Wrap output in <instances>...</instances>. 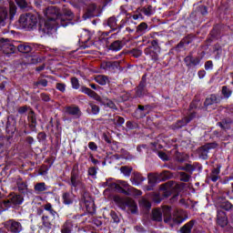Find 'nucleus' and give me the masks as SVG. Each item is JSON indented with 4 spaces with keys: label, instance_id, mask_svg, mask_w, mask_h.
<instances>
[{
    "label": "nucleus",
    "instance_id": "52",
    "mask_svg": "<svg viewBox=\"0 0 233 233\" xmlns=\"http://www.w3.org/2000/svg\"><path fill=\"white\" fill-rule=\"evenodd\" d=\"M129 192L132 193L134 196H141L143 192L139 189H137L136 187H129L128 188Z\"/></svg>",
    "mask_w": 233,
    "mask_h": 233
},
{
    "label": "nucleus",
    "instance_id": "26",
    "mask_svg": "<svg viewBox=\"0 0 233 233\" xmlns=\"http://www.w3.org/2000/svg\"><path fill=\"white\" fill-rule=\"evenodd\" d=\"M217 103H219V99L216 95H211L206 99L204 105L205 106H210V105H216Z\"/></svg>",
    "mask_w": 233,
    "mask_h": 233
},
{
    "label": "nucleus",
    "instance_id": "34",
    "mask_svg": "<svg viewBox=\"0 0 233 233\" xmlns=\"http://www.w3.org/2000/svg\"><path fill=\"white\" fill-rule=\"evenodd\" d=\"M219 172H220L219 167H217L212 170L211 175H210L211 181L216 183V181H218V179H219Z\"/></svg>",
    "mask_w": 233,
    "mask_h": 233
},
{
    "label": "nucleus",
    "instance_id": "27",
    "mask_svg": "<svg viewBox=\"0 0 233 233\" xmlns=\"http://www.w3.org/2000/svg\"><path fill=\"white\" fill-rule=\"evenodd\" d=\"M218 125L222 130H228L230 125H232V120H230V118H225L221 122H218Z\"/></svg>",
    "mask_w": 233,
    "mask_h": 233
},
{
    "label": "nucleus",
    "instance_id": "19",
    "mask_svg": "<svg viewBox=\"0 0 233 233\" xmlns=\"http://www.w3.org/2000/svg\"><path fill=\"white\" fill-rule=\"evenodd\" d=\"M121 65V61H108V62H104L102 64V68L105 70H107L108 68H119V66Z\"/></svg>",
    "mask_w": 233,
    "mask_h": 233
},
{
    "label": "nucleus",
    "instance_id": "9",
    "mask_svg": "<svg viewBox=\"0 0 233 233\" xmlns=\"http://www.w3.org/2000/svg\"><path fill=\"white\" fill-rule=\"evenodd\" d=\"M184 63H186V66H187L188 67L198 66V65L201 63V58H199V56L194 58V56H192V53H190L187 56L184 58Z\"/></svg>",
    "mask_w": 233,
    "mask_h": 233
},
{
    "label": "nucleus",
    "instance_id": "41",
    "mask_svg": "<svg viewBox=\"0 0 233 233\" xmlns=\"http://www.w3.org/2000/svg\"><path fill=\"white\" fill-rule=\"evenodd\" d=\"M112 187L116 188L117 192H120L121 194H125L126 196H128V191L125 190V188H123L119 183L117 184L114 183L112 184Z\"/></svg>",
    "mask_w": 233,
    "mask_h": 233
},
{
    "label": "nucleus",
    "instance_id": "43",
    "mask_svg": "<svg viewBox=\"0 0 233 233\" xmlns=\"http://www.w3.org/2000/svg\"><path fill=\"white\" fill-rule=\"evenodd\" d=\"M62 233H71L72 232V223L66 222V225L63 226Z\"/></svg>",
    "mask_w": 233,
    "mask_h": 233
},
{
    "label": "nucleus",
    "instance_id": "7",
    "mask_svg": "<svg viewBox=\"0 0 233 233\" xmlns=\"http://www.w3.org/2000/svg\"><path fill=\"white\" fill-rule=\"evenodd\" d=\"M217 207L218 208H222V210H232L233 205L230 201L225 199L223 197H218L217 199Z\"/></svg>",
    "mask_w": 233,
    "mask_h": 233
},
{
    "label": "nucleus",
    "instance_id": "5",
    "mask_svg": "<svg viewBox=\"0 0 233 233\" xmlns=\"http://www.w3.org/2000/svg\"><path fill=\"white\" fill-rule=\"evenodd\" d=\"M0 50H3L4 54H14L15 46L8 39L0 38Z\"/></svg>",
    "mask_w": 233,
    "mask_h": 233
},
{
    "label": "nucleus",
    "instance_id": "15",
    "mask_svg": "<svg viewBox=\"0 0 233 233\" xmlns=\"http://www.w3.org/2000/svg\"><path fill=\"white\" fill-rule=\"evenodd\" d=\"M66 15H67L66 18L60 15V26H68L70 21H72V17H74V14L71 11H68Z\"/></svg>",
    "mask_w": 233,
    "mask_h": 233
},
{
    "label": "nucleus",
    "instance_id": "61",
    "mask_svg": "<svg viewBox=\"0 0 233 233\" xmlns=\"http://www.w3.org/2000/svg\"><path fill=\"white\" fill-rule=\"evenodd\" d=\"M71 183H72L73 187H77V175L73 174L71 176Z\"/></svg>",
    "mask_w": 233,
    "mask_h": 233
},
{
    "label": "nucleus",
    "instance_id": "31",
    "mask_svg": "<svg viewBox=\"0 0 233 233\" xmlns=\"http://www.w3.org/2000/svg\"><path fill=\"white\" fill-rule=\"evenodd\" d=\"M121 48H123V43L119 40H116L110 45V49L115 50L116 52L121 50Z\"/></svg>",
    "mask_w": 233,
    "mask_h": 233
},
{
    "label": "nucleus",
    "instance_id": "20",
    "mask_svg": "<svg viewBox=\"0 0 233 233\" xmlns=\"http://www.w3.org/2000/svg\"><path fill=\"white\" fill-rule=\"evenodd\" d=\"M152 219L153 221H163V212L161 208H155L152 210Z\"/></svg>",
    "mask_w": 233,
    "mask_h": 233
},
{
    "label": "nucleus",
    "instance_id": "46",
    "mask_svg": "<svg viewBox=\"0 0 233 233\" xmlns=\"http://www.w3.org/2000/svg\"><path fill=\"white\" fill-rule=\"evenodd\" d=\"M140 206L144 207L145 208H150V207H152V204L150 203V201H148L147 198H142L139 201Z\"/></svg>",
    "mask_w": 233,
    "mask_h": 233
},
{
    "label": "nucleus",
    "instance_id": "4",
    "mask_svg": "<svg viewBox=\"0 0 233 233\" xmlns=\"http://www.w3.org/2000/svg\"><path fill=\"white\" fill-rule=\"evenodd\" d=\"M217 147L218 144L216 142L205 144L198 149L199 157L202 159H208V152H210L212 148Z\"/></svg>",
    "mask_w": 233,
    "mask_h": 233
},
{
    "label": "nucleus",
    "instance_id": "36",
    "mask_svg": "<svg viewBox=\"0 0 233 233\" xmlns=\"http://www.w3.org/2000/svg\"><path fill=\"white\" fill-rule=\"evenodd\" d=\"M42 221H43L44 228H46V230H50V228L54 227V224H52V222L48 220V217H43Z\"/></svg>",
    "mask_w": 233,
    "mask_h": 233
},
{
    "label": "nucleus",
    "instance_id": "33",
    "mask_svg": "<svg viewBox=\"0 0 233 233\" xmlns=\"http://www.w3.org/2000/svg\"><path fill=\"white\" fill-rule=\"evenodd\" d=\"M17 48L22 54H28L32 51V47L27 44L19 45Z\"/></svg>",
    "mask_w": 233,
    "mask_h": 233
},
{
    "label": "nucleus",
    "instance_id": "13",
    "mask_svg": "<svg viewBox=\"0 0 233 233\" xmlns=\"http://www.w3.org/2000/svg\"><path fill=\"white\" fill-rule=\"evenodd\" d=\"M7 200L9 201L11 207H17V205H22L24 201L21 195H14Z\"/></svg>",
    "mask_w": 233,
    "mask_h": 233
},
{
    "label": "nucleus",
    "instance_id": "37",
    "mask_svg": "<svg viewBox=\"0 0 233 233\" xmlns=\"http://www.w3.org/2000/svg\"><path fill=\"white\" fill-rule=\"evenodd\" d=\"M158 177L162 181H167V179H170V177H172V173H170L168 170H165L159 174Z\"/></svg>",
    "mask_w": 233,
    "mask_h": 233
},
{
    "label": "nucleus",
    "instance_id": "23",
    "mask_svg": "<svg viewBox=\"0 0 233 233\" xmlns=\"http://www.w3.org/2000/svg\"><path fill=\"white\" fill-rule=\"evenodd\" d=\"M137 97H143L145 94H147V84L145 82H141L137 87Z\"/></svg>",
    "mask_w": 233,
    "mask_h": 233
},
{
    "label": "nucleus",
    "instance_id": "3",
    "mask_svg": "<svg viewBox=\"0 0 233 233\" xmlns=\"http://www.w3.org/2000/svg\"><path fill=\"white\" fill-rule=\"evenodd\" d=\"M186 219H188V213L183 209H176L173 212L170 225L171 227H173V225H181Z\"/></svg>",
    "mask_w": 233,
    "mask_h": 233
},
{
    "label": "nucleus",
    "instance_id": "12",
    "mask_svg": "<svg viewBox=\"0 0 233 233\" xmlns=\"http://www.w3.org/2000/svg\"><path fill=\"white\" fill-rule=\"evenodd\" d=\"M66 114H69L70 116H75V117H81V109H79V106H66L65 108Z\"/></svg>",
    "mask_w": 233,
    "mask_h": 233
},
{
    "label": "nucleus",
    "instance_id": "59",
    "mask_svg": "<svg viewBox=\"0 0 233 233\" xmlns=\"http://www.w3.org/2000/svg\"><path fill=\"white\" fill-rule=\"evenodd\" d=\"M71 83H72V86L73 88H79V80H77V78L74 77L71 79Z\"/></svg>",
    "mask_w": 233,
    "mask_h": 233
},
{
    "label": "nucleus",
    "instance_id": "48",
    "mask_svg": "<svg viewBox=\"0 0 233 233\" xmlns=\"http://www.w3.org/2000/svg\"><path fill=\"white\" fill-rule=\"evenodd\" d=\"M35 190L36 192H45V190H46V186L45 183H38L35 186Z\"/></svg>",
    "mask_w": 233,
    "mask_h": 233
},
{
    "label": "nucleus",
    "instance_id": "44",
    "mask_svg": "<svg viewBox=\"0 0 233 233\" xmlns=\"http://www.w3.org/2000/svg\"><path fill=\"white\" fill-rule=\"evenodd\" d=\"M62 198L65 205H70V203H72V197L70 193H64Z\"/></svg>",
    "mask_w": 233,
    "mask_h": 233
},
{
    "label": "nucleus",
    "instance_id": "47",
    "mask_svg": "<svg viewBox=\"0 0 233 233\" xmlns=\"http://www.w3.org/2000/svg\"><path fill=\"white\" fill-rule=\"evenodd\" d=\"M179 176H180V181H184V183H188V181H190V177H191L190 175L185 172H180Z\"/></svg>",
    "mask_w": 233,
    "mask_h": 233
},
{
    "label": "nucleus",
    "instance_id": "58",
    "mask_svg": "<svg viewBox=\"0 0 233 233\" xmlns=\"http://www.w3.org/2000/svg\"><path fill=\"white\" fill-rule=\"evenodd\" d=\"M110 216H111V218H112V219L114 220L115 223H119V217L117 216L116 211H111Z\"/></svg>",
    "mask_w": 233,
    "mask_h": 233
},
{
    "label": "nucleus",
    "instance_id": "25",
    "mask_svg": "<svg viewBox=\"0 0 233 233\" xmlns=\"http://www.w3.org/2000/svg\"><path fill=\"white\" fill-rule=\"evenodd\" d=\"M95 81L103 86L106 85V83H109L110 80L108 79V76L105 75H98L95 77Z\"/></svg>",
    "mask_w": 233,
    "mask_h": 233
},
{
    "label": "nucleus",
    "instance_id": "21",
    "mask_svg": "<svg viewBox=\"0 0 233 233\" xmlns=\"http://www.w3.org/2000/svg\"><path fill=\"white\" fill-rule=\"evenodd\" d=\"M196 117V113H191L188 116L184 117L182 120L177 122V127H185Z\"/></svg>",
    "mask_w": 233,
    "mask_h": 233
},
{
    "label": "nucleus",
    "instance_id": "35",
    "mask_svg": "<svg viewBox=\"0 0 233 233\" xmlns=\"http://www.w3.org/2000/svg\"><path fill=\"white\" fill-rule=\"evenodd\" d=\"M222 96L228 99L230 96H232V89L228 88L227 86H222Z\"/></svg>",
    "mask_w": 233,
    "mask_h": 233
},
{
    "label": "nucleus",
    "instance_id": "18",
    "mask_svg": "<svg viewBox=\"0 0 233 233\" xmlns=\"http://www.w3.org/2000/svg\"><path fill=\"white\" fill-rule=\"evenodd\" d=\"M145 177H143V176L140 173H134L130 178V181L132 182V185L137 186L141 185Z\"/></svg>",
    "mask_w": 233,
    "mask_h": 233
},
{
    "label": "nucleus",
    "instance_id": "60",
    "mask_svg": "<svg viewBox=\"0 0 233 233\" xmlns=\"http://www.w3.org/2000/svg\"><path fill=\"white\" fill-rule=\"evenodd\" d=\"M213 66L214 64L210 60L205 63V70H212Z\"/></svg>",
    "mask_w": 233,
    "mask_h": 233
},
{
    "label": "nucleus",
    "instance_id": "57",
    "mask_svg": "<svg viewBox=\"0 0 233 233\" xmlns=\"http://www.w3.org/2000/svg\"><path fill=\"white\" fill-rule=\"evenodd\" d=\"M158 157H160V159H162L163 161H168V156L163 151L158 152Z\"/></svg>",
    "mask_w": 233,
    "mask_h": 233
},
{
    "label": "nucleus",
    "instance_id": "1",
    "mask_svg": "<svg viewBox=\"0 0 233 233\" xmlns=\"http://www.w3.org/2000/svg\"><path fill=\"white\" fill-rule=\"evenodd\" d=\"M46 20L44 23V25L40 24V30L44 34H54L57 32V19H59V9L55 6H50L46 11Z\"/></svg>",
    "mask_w": 233,
    "mask_h": 233
},
{
    "label": "nucleus",
    "instance_id": "54",
    "mask_svg": "<svg viewBox=\"0 0 233 233\" xmlns=\"http://www.w3.org/2000/svg\"><path fill=\"white\" fill-rule=\"evenodd\" d=\"M15 3L19 6V8H26V6L28 5L26 0H15Z\"/></svg>",
    "mask_w": 233,
    "mask_h": 233
},
{
    "label": "nucleus",
    "instance_id": "51",
    "mask_svg": "<svg viewBox=\"0 0 233 233\" xmlns=\"http://www.w3.org/2000/svg\"><path fill=\"white\" fill-rule=\"evenodd\" d=\"M151 46H153V48L157 52L161 51V47L159 46V40L157 39H154L151 41Z\"/></svg>",
    "mask_w": 233,
    "mask_h": 233
},
{
    "label": "nucleus",
    "instance_id": "8",
    "mask_svg": "<svg viewBox=\"0 0 233 233\" xmlns=\"http://www.w3.org/2000/svg\"><path fill=\"white\" fill-rule=\"evenodd\" d=\"M97 14H99V12L97 10V5H96V4H90L87 6V9L83 15V18L90 19V17H96V15H97Z\"/></svg>",
    "mask_w": 233,
    "mask_h": 233
},
{
    "label": "nucleus",
    "instance_id": "42",
    "mask_svg": "<svg viewBox=\"0 0 233 233\" xmlns=\"http://www.w3.org/2000/svg\"><path fill=\"white\" fill-rule=\"evenodd\" d=\"M89 106L91 107V114H93L94 116H97V114H99L100 112V108L99 106L94 104V103H89Z\"/></svg>",
    "mask_w": 233,
    "mask_h": 233
},
{
    "label": "nucleus",
    "instance_id": "62",
    "mask_svg": "<svg viewBox=\"0 0 233 233\" xmlns=\"http://www.w3.org/2000/svg\"><path fill=\"white\" fill-rule=\"evenodd\" d=\"M88 174L89 176H96V174H97V170L96 167H89Z\"/></svg>",
    "mask_w": 233,
    "mask_h": 233
},
{
    "label": "nucleus",
    "instance_id": "6",
    "mask_svg": "<svg viewBox=\"0 0 233 233\" xmlns=\"http://www.w3.org/2000/svg\"><path fill=\"white\" fill-rule=\"evenodd\" d=\"M5 227L9 232L20 233L23 231V225L15 220H8L5 223Z\"/></svg>",
    "mask_w": 233,
    "mask_h": 233
},
{
    "label": "nucleus",
    "instance_id": "28",
    "mask_svg": "<svg viewBox=\"0 0 233 233\" xmlns=\"http://www.w3.org/2000/svg\"><path fill=\"white\" fill-rule=\"evenodd\" d=\"M8 18V9L5 7L0 8V25H5V21Z\"/></svg>",
    "mask_w": 233,
    "mask_h": 233
},
{
    "label": "nucleus",
    "instance_id": "63",
    "mask_svg": "<svg viewBox=\"0 0 233 233\" xmlns=\"http://www.w3.org/2000/svg\"><path fill=\"white\" fill-rule=\"evenodd\" d=\"M88 147L90 148V150H97V145L94 142H89Z\"/></svg>",
    "mask_w": 233,
    "mask_h": 233
},
{
    "label": "nucleus",
    "instance_id": "22",
    "mask_svg": "<svg viewBox=\"0 0 233 233\" xmlns=\"http://www.w3.org/2000/svg\"><path fill=\"white\" fill-rule=\"evenodd\" d=\"M126 205L129 207L131 214H136L137 212V204L132 198L126 199Z\"/></svg>",
    "mask_w": 233,
    "mask_h": 233
},
{
    "label": "nucleus",
    "instance_id": "32",
    "mask_svg": "<svg viewBox=\"0 0 233 233\" xmlns=\"http://www.w3.org/2000/svg\"><path fill=\"white\" fill-rule=\"evenodd\" d=\"M107 25L111 27L112 30H117V19L112 16L107 20Z\"/></svg>",
    "mask_w": 233,
    "mask_h": 233
},
{
    "label": "nucleus",
    "instance_id": "2",
    "mask_svg": "<svg viewBox=\"0 0 233 233\" xmlns=\"http://www.w3.org/2000/svg\"><path fill=\"white\" fill-rule=\"evenodd\" d=\"M39 21V18L37 16L27 14V15H22L18 20V23L21 26V28H27V30H34L37 26V23Z\"/></svg>",
    "mask_w": 233,
    "mask_h": 233
},
{
    "label": "nucleus",
    "instance_id": "56",
    "mask_svg": "<svg viewBox=\"0 0 233 233\" xmlns=\"http://www.w3.org/2000/svg\"><path fill=\"white\" fill-rule=\"evenodd\" d=\"M186 172H189V174H192L194 170H196V167L191 164H186Z\"/></svg>",
    "mask_w": 233,
    "mask_h": 233
},
{
    "label": "nucleus",
    "instance_id": "55",
    "mask_svg": "<svg viewBox=\"0 0 233 233\" xmlns=\"http://www.w3.org/2000/svg\"><path fill=\"white\" fill-rule=\"evenodd\" d=\"M16 12H17V7H15V5H10L9 14H10L11 19H14V15H15Z\"/></svg>",
    "mask_w": 233,
    "mask_h": 233
},
{
    "label": "nucleus",
    "instance_id": "11",
    "mask_svg": "<svg viewBox=\"0 0 233 233\" xmlns=\"http://www.w3.org/2000/svg\"><path fill=\"white\" fill-rule=\"evenodd\" d=\"M217 223L219 227H227L228 225V218H227V213L221 210H218Z\"/></svg>",
    "mask_w": 233,
    "mask_h": 233
},
{
    "label": "nucleus",
    "instance_id": "64",
    "mask_svg": "<svg viewBox=\"0 0 233 233\" xmlns=\"http://www.w3.org/2000/svg\"><path fill=\"white\" fill-rule=\"evenodd\" d=\"M118 184L120 185V187H122L124 188H128V187H129V185L127 183V181L118 180Z\"/></svg>",
    "mask_w": 233,
    "mask_h": 233
},
{
    "label": "nucleus",
    "instance_id": "38",
    "mask_svg": "<svg viewBox=\"0 0 233 233\" xmlns=\"http://www.w3.org/2000/svg\"><path fill=\"white\" fill-rule=\"evenodd\" d=\"M10 205V200H0V211L4 212V210H8Z\"/></svg>",
    "mask_w": 233,
    "mask_h": 233
},
{
    "label": "nucleus",
    "instance_id": "39",
    "mask_svg": "<svg viewBox=\"0 0 233 233\" xmlns=\"http://www.w3.org/2000/svg\"><path fill=\"white\" fill-rule=\"evenodd\" d=\"M145 54H147V56H150L153 61H157V59H159V55H157V53H156L155 51H151L148 48L145 50Z\"/></svg>",
    "mask_w": 233,
    "mask_h": 233
},
{
    "label": "nucleus",
    "instance_id": "16",
    "mask_svg": "<svg viewBox=\"0 0 233 233\" xmlns=\"http://www.w3.org/2000/svg\"><path fill=\"white\" fill-rule=\"evenodd\" d=\"M195 225H196V220H190L187 223H186L182 228H180L179 232L192 233V228H194Z\"/></svg>",
    "mask_w": 233,
    "mask_h": 233
},
{
    "label": "nucleus",
    "instance_id": "29",
    "mask_svg": "<svg viewBox=\"0 0 233 233\" xmlns=\"http://www.w3.org/2000/svg\"><path fill=\"white\" fill-rule=\"evenodd\" d=\"M174 185V182L172 181H169L166 184H163L161 187H162V189L165 190L164 191V197L165 198H168L170 196V187H172Z\"/></svg>",
    "mask_w": 233,
    "mask_h": 233
},
{
    "label": "nucleus",
    "instance_id": "45",
    "mask_svg": "<svg viewBox=\"0 0 233 233\" xmlns=\"http://www.w3.org/2000/svg\"><path fill=\"white\" fill-rule=\"evenodd\" d=\"M120 171L122 172V174H124V176H130V174H132V167H128L127 166L121 167H120Z\"/></svg>",
    "mask_w": 233,
    "mask_h": 233
},
{
    "label": "nucleus",
    "instance_id": "40",
    "mask_svg": "<svg viewBox=\"0 0 233 233\" xmlns=\"http://www.w3.org/2000/svg\"><path fill=\"white\" fill-rule=\"evenodd\" d=\"M141 12H143L145 15H147L148 17H150V15L154 14V8L152 7V5H147V7H143L141 9Z\"/></svg>",
    "mask_w": 233,
    "mask_h": 233
},
{
    "label": "nucleus",
    "instance_id": "30",
    "mask_svg": "<svg viewBox=\"0 0 233 233\" xmlns=\"http://www.w3.org/2000/svg\"><path fill=\"white\" fill-rule=\"evenodd\" d=\"M147 28H148V25L145 22H142L137 26V34H145Z\"/></svg>",
    "mask_w": 233,
    "mask_h": 233
},
{
    "label": "nucleus",
    "instance_id": "10",
    "mask_svg": "<svg viewBox=\"0 0 233 233\" xmlns=\"http://www.w3.org/2000/svg\"><path fill=\"white\" fill-rule=\"evenodd\" d=\"M161 212L164 216V222L172 225V208L164 206L162 207Z\"/></svg>",
    "mask_w": 233,
    "mask_h": 233
},
{
    "label": "nucleus",
    "instance_id": "53",
    "mask_svg": "<svg viewBox=\"0 0 233 233\" xmlns=\"http://www.w3.org/2000/svg\"><path fill=\"white\" fill-rule=\"evenodd\" d=\"M28 119L32 123V125H35V115L32 109H29Z\"/></svg>",
    "mask_w": 233,
    "mask_h": 233
},
{
    "label": "nucleus",
    "instance_id": "17",
    "mask_svg": "<svg viewBox=\"0 0 233 233\" xmlns=\"http://www.w3.org/2000/svg\"><path fill=\"white\" fill-rule=\"evenodd\" d=\"M81 201L86 205V207H90V205H94V200L92 199V197H90V193L86 191H83Z\"/></svg>",
    "mask_w": 233,
    "mask_h": 233
},
{
    "label": "nucleus",
    "instance_id": "24",
    "mask_svg": "<svg viewBox=\"0 0 233 233\" xmlns=\"http://www.w3.org/2000/svg\"><path fill=\"white\" fill-rule=\"evenodd\" d=\"M99 103H102V105H106L108 108H111V110H117V106H116V104L112 100L106 97L102 98V101H99Z\"/></svg>",
    "mask_w": 233,
    "mask_h": 233
},
{
    "label": "nucleus",
    "instance_id": "49",
    "mask_svg": "<svg viewBox=\"0 0 233 233\" xmlns=\"http://www.w3.org/2000/svg\"><path fill=\"white\" fill-rule=\"evenodd\" d=\"M147 179L149 185H156V183L157 182V177H156V175L154 174H149Z\"/></svg>",
    "mask_w": 233,
    "mask_h": 233
},
{
    "label": "nucleus",
    "instance_id": "14",
    "mask_svg": "<svg viewBox=\"0 0 233 233\" xmlns=\"http://www.w3.org/2000/svg\"><path fill=\"white\" fill-rule=\"evenodd\" d=\"M82 92L89 96V97H93L96 101H102V98L96 93V91L88 88V87H82Z\"/></svg>",
    "mask_w": 233,
    "mask_h": 233
},
{
    "label": "nucleus",
    "instance_id": "50",
    "mask_svg": "<svg viewBox=\"0 0 233 233\" xmlns=\"http://www.w3.org/2000/svg\"><path fill=\"white\" fill-rule=\"evenodd\" d=\"M175 159L176 161H178V163H183V161H185V157L183 156V154L179 153L178 151H176Z\"/></svg>",
    "mask_w": 233,
    "mask_h": 233
}]
</instances>
